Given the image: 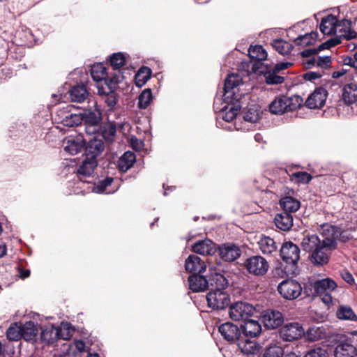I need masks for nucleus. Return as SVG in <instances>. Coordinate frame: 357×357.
<instances>
[{
	"mask_svg": "<svg viewBox=\"0 0 357 357\" xmlns=\"http://www.w3.org/2000/svg\"><path fill=\"white\" fill-rule=\"evenodd\" d=\"M69 93L71 100L77 102H82L89 96V92L83 84L74 86L70 90Z\"/></svg>",
	"mask_w": 357,
	"mask_h": 357,
	"instance_id": "obj_33",
	"label": "nucleus"
},
{
	"mask_svg": "<svg viewBox=\"0 0 357 357\" xmlns=\"http://www.w3.org/2000/svg\"><path fill=\"white\" fill-rule=\"evenodd\" d=\"M327 91L323 87L317 88L307 98L305 105L310 109L322 107L326 100Z\"/></svg>",
	"mask_w": 357,
	"mask_h": 357,
	"instance_id": "obj_14",
	"label": "nucleus"
},
{
	"mask_svg": "<svg viewBox=\"0 0 357 357\" xmlns=\"http://www.w3.org/2000/svg\"><path fill=\"white\" fill-rule=\"evenodd\" d=\"M278 72L273 70V71H269L266 73L264 75L266 82L268 84H282L284 81V77L282 76H280L277 75Z\"/></svg>",
	"mask_w": 357,
	"mask_h": 357,
	"instance_id": "obj_53",
	"label": "nucleus"
},
{
	"mask_svg": "<svg viewBox=\"0 0 357 357\" xmlns=\"http://www.w3.org/2000/svg\"><path fill=\"white\" fill-rule=\"evenodd\" d=\"M209 307L213 310H223L230 303V296L226 289H212L206 295Z\"/></svg>",
	"mask_w": 357,
	"mask_h": 357,
	"instance_id": "obj_4",
	"label": "nucleus"
},
{
	"mask_svg": "<svg viewBox=\"0 0 357 357\" xmlns=\"http://www.w3.org/2000/svg\"><path fill=\"white\" fill-rule=\"evenodd\" d=\"M64 144V150L71 155H75L82 151L85 145V140L82 135H78L75 137H69Z\"/></svg>",
	"mask_w": 357,
	"mask_h": 357,
	"instance_id": "obj_18",
	"label": "nucleus"
},
{
	"mask_svg": "<svg viewBox=\"0 0 357 357\" xmlns=\"http://www.w3.org/2000/svg\"><path fill=\"white\" fill-rule=\"evenodd\" d=\"M321 245V240L316 234L305 236L301 242L303 249L307 252H312V254Z\"/></svg>",
	"mask_w": 357,
	"mask_h": 357,
	"instance_id": "obj_29",
	"label": "nucleus"
},
{
	"mask_svg": "<svg viewBox=\"0 0 357 357\" xmlns=\"http://www.w3.org/2000/svg\"><path fill=\"white\" fill-rule=\"evenodd\" d=\"M218 331L222 338L229 344H237L242 337H244L241 328L229 321L222 324L218 327Z\"/></svg>",
	"mask_w": 357,
	"mask_h": 357,
	"instance_id": "obj_8",
	"label": "nucleus"
},
{
	"mask_svg": "<svg viewBox=\"0 0 357 357\" xmlns=\"http://www.w3.org/2000/svg\"><path fill=\"white\" fill-rule=\"evenodd\" d=\"M311 261L313 264L317 265H323L328 262V254L321 245L311 255Z\"/></svg>",
	"mask_w": 357,
	"mask_h": 357,
	"instance_id": "obj_44",
	"label": "nucleus"
},
{
	"mask_svg": "<svg viewBox=\"0 0 357 357\" xmlns=\"http://www.w3.org/2000/svg\"><path fill=\"white\" fill-rule=\"evenodd\" d=\"M335 35V37L331 38L327 40V43L329 45L330 48L341 43L342 38L345 39L344 36H340V34Z\"/></svg>",
	"mask_w": 357,
	"mask_h": 357,
	"instance_id": "obj_61",
	"label": "nucleus"
},
{
	"mask_svg": "<svg viewBox=\"0 0 357 357\" xmlns=\"http://www.w3.org/2000/svg\"><path fill=\"white\" fill-rule=\"evenodd\" d=\"M91 75L96 82H100L103 79L106 80L108 78L106 68L101 63L95 64L91 66Z\"/></svg>",
	"mask_w": 357,
	"mask_h": 357,
	"instance_id": "obj_39",
	"label": "nucleus"
},
{
	"mask_svg": "<svg viewBox=\"0 0 357 357\" xmlns=\"http://www.w3.org/2000/svg\"><path fill=\"white\" fill-rule=\"evenodd\" d=\"M317 54L315 48H309L301 52V54L303 57L311 58Z\"/></svg>",
	"mask_w": 357,
	"mask_h": 357,
	"instance_id": "obj_64",
	"label": "nucleus"
},
{
	"mask_svg": "<svg viewBox=\"0 0 357 357\" xmlns=\"http://www.w3.org/2000/svg\"><path fill=\"white\" fill-rule=\"evenodd\" d=\"M312 176L306 172H298L293 173L291 175V180L298 184H307L312 180Z\"/></svg>",
	"mask_w": 357,
	"mask_h": 357,
	"instance_id": "obj_51",
	"label": "nucleus"
},
{
	"mask_svg": "<svg viewBox=\"0 0 357 357\" xmlns=\"http://www.w3.org/2000/svg\"><path fill=\"white\" fill-rule=\"evenodd\" d=\"M278 291L284 298L294 300L301 294L302 287L294 280H285L279 284Z\"/></svg>",
	"mask_w": 357,
	"mask_h": 357,
	"instance_id": "obj_9",
	"label": "nucleus"
},
{
	"mask_svg": "<svg viewBox=\"0 0 357 357\" xmlns=\"http://www.w3.org/2000/svg\"><path fill=\"white\" fill-rule=\"evenodd\" d=\"M284 351L280 347H272L267 349L263 357H283Z\"/></svg>",
	"mask_w": 357,
	"mask_h": 357,
	"instance_id": "obj_55",
	"label": "nucleus"
},
{
	"mask_svg": "<svg viewBox=\"0 0 357 357\" xmlns=\"http://www.w3.org/2000/svg\"><path fill=\"white\" fill-rule=\"evenodd\" d=\"M97 165V160H92L86 157L82 161V165L79 167L77 174L79 176L89 177L93 173L94 169Z\"/></svg>",
	"mask_w": 357,
	"mask_h": 357,
	"instance_id": "obj_30",
	"label": "nucleus"
},
{
	"mask_svg": "<svg viewBox=\"0 0 357 357\" xmlns=\"http://www.w3.org/2000/svg\"><path fill=\"white\" fill-rule=\"evenodd\" d=\"M114 179L112 177H107L103 180H101L95 187V190L98 193L105 192L107 188L112 184Z\"/></svg>",
	"mask_w": 357,
	"mask_h": 357,
	"instance_id": "obj_56",
	"label": "nucleus"
},
{
	"mask_svg": "<svg viewBox=\"0 0 357 357\" xmlns=\"http://www.w3.org/2000/svg\"><path fill=\"white\" fill-rule=\"evenodd\" d=\"M209 272L208 285L215 287V289H226L229 283L222 271L216 267H211Z\"/></svg>",
	"mask_w": 357,
	"mask_h": 357,
	"instance_id": "obj_17",
	"label": "nucleus"
},
{
	"mask_svg": "<svg viewBox=\"0 0 357 357\" xmlns=\"http://www.w3.org/2000/svg\"><path fill=\"white\" fill-rule=\"evenodd\" d=\"M318 33L312 31L304 35H300L294 40V43L296 45L305 47L312 45L316 41Z\"/></svg>",
	"mask_w": 357,
	"mask_h": 357,
	"instance_id": "obj_40",
	"label": "nucleus"
},
{
	"mask_svg": "<svg viewBox=\"0 0 357 357\" xmlns=\"http://www.w3.org/2000/svg\"><path fill=\"white\" fill-rule=\"evenodd\" d=\"M303 99L300 96L294 95L291 97L280 96L275 98L270 104V112L274 114H282L292 112L302 105Z\"/></svg>",
	"mask_w": 357,
	"mask_h": 357,
	"instance_id": "obj_2",
	"label": "nucleus"
},
{
	"mask_svg": "<svg viewBox=\"0 0 357 357\" xmlns=\"http://www.w3.org/2000/svg\"><path fill=\"white\" fill-rule=\"evenodd\" d=\"M304 357H328V354L326 349L317 347L309 350Z\"/></svg>",
	"mask_w": 357,
	"mask_h": 357,
	"instance_id": "obj_54",
	"label": "nucleus"
},
{
	"mask_svg": "<svg viewBox=\"0 0 357 357\" xmlns=\"http://www.w3.org/2000/svg\"><path fill=\"white\" fill-rule=\"evenodd\" d=\"M331 64V57L328 56H317L316 66L319 67L322 69H326Z\"/></svg>",
	"mask_w": 357,
	"mask_h": 357,
	"instance_id": "obj_57",
	"label": "nucleus"
},
{
	"mask_svg": "<svg viewBox=\"0 0 357 357\" xmlns=\"http://www.w3.org/2000/svg\"><path fill=\"white\" fill-rule=\"evenodd\" d=\"M336 287V282L329 278L317 280L313 284L314 294L321 297L322 301L326 305H329L332 303L333 298L331 292L334 291Z\"/></svg>",
	"mask_w": 357,
	"mask_h": 357,
	"instance_id": "obj_3",
	"label": "nucleus"
},
{
	"mask_svg": "<svg viewBox=\"0 0 357 357\" xmlns=\"http://www.w3.org/2000/svg\"><path fill=\"white\" fill-rule=\"evenodd\" d=\"M242 338H252L259 336L261 332V326L258 321L248 319L244 321V324L241 326Z\"/></svg>",
	"mask_w": 357,
	"mask_h": 357,
	"instance_id": "obj_19",
	"label": "nucleus"
},
{
	"mask_svg": "<svg viewBox=\"0 0 357 357\" xmlns=\"http://www.w3.org/2000/svg\"><path fill=\"white\" fill-rule=\"evenodd\" d=\"M21 324L13 323L6 331V337L9 340L18 341L22 339Z\"/></svg>",
	"mask_w": 357,
	"mask_h": 357,
	"instance_id": "obj_45",
	"label": "nucleus"
},
{
	"mask_svg": "<svg viewBox=\"0 0 357 357\" xmlns=\"http://www.w3.org/2000/svg\"><path fill=\"white\" fill-rule=\"evenodd\" d=\"M56 331L58 332V340H67L70 339L73 335L74 330L72 328L69 323L62 322L59 326H56Z\"/></svg>",
	"mask_w": 357,
	"mask_h": 357,
	"instance_id": "obj_42",
	"label": "nucleus"
},
{
	"mask_svg": "<svg viewBox=\"0 0 357 357\" xmlns=\"http://www.w3.org/2000/svg\"><path fill=\"white\" fill-rule=\"evenodd\" d=\"M22 338L26 341H34L38 333L37 325L29 321L21 324Z\"/></svg>",
	"mask_w": 357,
	"mask_h": 357,
	"instance_id": "obj_27",
	"label": "nucleus"
},
{
	"mask_svg": "<svg viewBox=\"0 0 357 357\" xmlns=\"http://www.w3.org/2000/svg\"><path fill=\"white\" fill-rule=\"evenodd\" d=\"M125 55L121 52L114 53L110 56V64L114 70H119L126 64Z\"/></svg>",
	"mask_w": 357,
	"mask_h": 357,
	"instance_id": "obj_50",
	"label": "nucleus"
},
{
	"mask_svg": "<svg viewBox=\"0 0 357 357\" xmlns=\"http://www.w3.org/2000/svg\"><path fill=\"white\" fill-rule=\"evenodd\" d=\"M302 325L298 322H289L283 325L280 331V337L284 341L292 342L298 340L304 335Z\"/></svg>",
	"mask_w": 357,
	"mask_h": 357,
	"instance_id": "obj_10",
	"label": "nucleus"
},
{
	"mask_svg": "<svg viewBox=\"0 0 357 357\" xmlns=\"http://www.w3.org/2000/svg\"><path fill=\"white\" fill-rule=\"evenodd\" d=\"M351 28L352 22L350 20H338L331 14L323 17L319 26L320 31L324 35L340 34L344 36L347 40L357 37V33Z\"/></svg>",
	"mask_w": 357,
	"mask_h": 357,
	"instance_id": "obj_1",
	"label": "nucleus"
},
{
	"mask_svg": "<svg viewBox=\"0 0 357 357\" xmlns=\"http://www.w3.org/2000/svg\"><path fill=\"white\" fill-rule=\"evenodd\" d=\"M341 276L342 279L347 282L348 284H354V278L353 275L347 271H344L341 273Z\"/></svg>",
	"mask_w": 357,
	"mask_h": 357,
	"instance_id": "obj_62",
	"label": "nucleus"
},
{
	"mask_svg": "<svg viewBox=\"0 0 357 357\" xmlns=\"http://www.w3.org/2000/svg\"><path fill=\"white\" fill-rule=\"evenodd\" d=\"M152 92L150 89H144L138 97V107L140 109H146L149 107L152 101Z\"/></svg>",
	"mask_w": 357,
	"mask_h": 357,
	"instance_id": "obj_47",
	"label": "nucleus"
},
{
	"mask_svg": "<svg viewBox=\"0 0 357 357\" xmlns=\"http://www.w3.org/2000/svg\"><path fill=\"white\" fill-rule=\"evenodd\" d=\"M327 231L333 238H336L337 240L343 243L347 242L352 238V235L350 231L342 229V228L337 226H328Z\"/></svg>",
	"mask_w": 357,
	"mask_h": 357,
	"instance_id": "obj_35",
	"label": "nucleus"
},
{
	"mask_svg": "<svg viewBox=\"0 0 357 357\" xmlns=\"http://www.w3.org/2000/svg\"><path fill=\"white\" fill-rule=\"evenodd\" d=\"M280 205L283 209V212L291 214V213H294L300 208L301 203L292 197L286 196L280 200Z\"/></svg>",
	"mask_w": 357,
	"mask_h": 357,
	"instance_id": "obj_31",
	"label": "nucleus"
},
{
	"mask_svg": "<svg viewBox=\"0 0 357 357\" xmlns=\"http://www.w3.org/2000/svg\"><path fill=\"white\" fill-rule=\"evenodd\" d=\"M248 52L250 58L257 61L265 60L267 57V52L261 45L251 46Z\"/></svg>",
	"mask_w": 357,
	"mask_h": 357,
	"instance_id": "obj_46",
	"label": "nucleus"
},
{
	"mask_svg": "<svg viewBox=\"0 0 357 357\" xmlns=\"http://www.w3.org/2000/svg\"><path fill=\"white\" fill-rule=\"evenodd\" d=\"M189 288L194 292L205 291L208 286V280L201 273H194L188 278Z\"/></svg>",
	"mask_w": 357,
	"mask_h": 357,
	"instance_id": "obj_22",
	"label": "nucleus"
},
{
	"mask_svg": "<svg viewBox=\"0 0 357 357\" xmlns=\"http://www.w3.org/2000/svg\"><path fill=\"white\" fill-rule=\"evenodd\" d=\"M259 113L254 109H249L244 115V119L248 122H256L259 119Z\"/></svg>",
	"mask_w": 357,
	"mask_h": 357,
	"instance_id": "obj_59",
	"label": "nucleus"
},
{
	"mask_svg": "<svg viewBox=\"0 0 357 357\" xmlns=\"http://www.w3.org/2000/svg\"><path fill=\"white\" fill-rule=\"evenodd\" d=\"M336 316L339 319L356 321L357 316L349 306L341 305L336 312Z\"/></svg>",
	"mask_w": 357,
	"mask_h": 357,
	"instance_id": "obj_38",
	"label": "nucleus"
},
{
	"mask_svg": "<svg viewBox=\"0 0 357 357\" xmlns=\"http://www.w3.org/2000/svg\"><path fill=\"white\" fill-rule=\"evenodd\" d=\"M111 88L112 87H109V91L108 92H105L102 89L98 88V94L102 96V99L109 107V110L114 108L118 101L117 94L114 91H111Z\"/></svg>",
	"mask_w": 357,
	"mask_h": 357,
	"instance_id": "obj_37",
	"label": "nucleus"
},
{
	"mask_svg": "<svg viewBox=\"0 0 357 357\" xmlns=\"http://www.w3.org/2000/svg\"><path fill=\"white\" fill-rule=\"evenodd\" d=\"M261 321L265 328L268 329H275L282 325L284 316L278 310H268L263 312Z\"/></svg>",
	"mask_w": 357,
	"mask_h": 357,
	"instance_id": "obj_12",
	"label": "nucleus"
},
{
	"mask_svg": "<svg viewBox=\"0 0 357 357\" xmlns=\"http://www.w3.org/2000/svg\"><path fill=\"white\" fill-rule=\"evenodd\" d=\"M58 332L56 326H50L42 330L41 339L47 344H53L58 340Z\"/></svg>",
	"mask_w": 357,
	"mask_h": 357,
	"instance_id": "obj_36",
	"label": "nucleus"
},
{
	"mask_svg": "<svg viewBox=\"0 0 357 357\" xmlns=\"http://www.w3.org/2000/svg\"><path fill=\"white\" fill-rule=\"evenodd\" d=\"M284 261L289 264H296L300 258V249L292 242L284 243L280 250Z\"/></svg>",
	"mask_w": 357,
	"mask_h": 357,
	"instance_id": "obj_11",
	"label": "nucleus"
},
{
	"mask_svg": "<svg viewBox=\"0 0 357 357\" xmlns=\"http://www.w3.org/2000/svg\"><path fill=\"white\" fill-rule=\"evenodd\" d=\"M259 248L264 255H272L277 252L278 245L273 238L263 236L257 242Z\"/></svg>",
	"mask_w": 357,
	"mask_h": 357,
	"instance_id": "obj_25",
	"label": "nucleus"
},
{
	"mask_svg": "<svg viewBox=\"0 0 357 357\" xmlns=\"http://www.w3.org/2000/svg\"><path fill=\"white\" fill-rule=\"evenodd\" d=\"M136 161V156L132 151H126L119 158L118 167L120 171L126 172L130 169Z\"/></svg>",
	"mask_w": 357,
	"mask_h": 357,
	"instance_id": "obj_32",
	"label": "nucleus"
},
{
	"mask_svg": "<svg viewBox=\"0 0 357 357\" xmlns=\"http://www.w3.org/2000/svg\"><path fill=\"white\" fill-rule=\"evenodd\" d=\"M336 238H333L331 236V238H325L322 241H321V247L326 250V249L333 250L335 249L337 243H336Z\"/></svg>",
	"mask_w": 357,
	"mask_h": 357,
	"instance_id": "obj_58",
	"label": "nucleus"
},
{
	"mask_svg": "<svg viewBox=\"0 0 357 357\" xmlns=\"http://www.w3.org/2000/svg\"><path fill=\"white\" fill-rule=\"evenodd\" d=\"M274 222L280 230L289 231L293 226V216L289 213L282 212L275 215Z\"/></svg>",
	"mask_w": 357,
	"mask_h": 357,
	"instance_id": "obj_24",
	"label": "nucleus"
},
{
	"mask_svg": "<svg viewBox=\"0 0 357 357\" xmlns=\"http://www.w3.org/2000/svg\"><path fill=\"white\" fill-rule=\"evenodd\" d=\"M216 250L215 244L208 238L198 241L192 245V252L202 255H213Z\"/></svg>",
	"mask_w": 357,
	"mask_h": 357,
	"instance_id": "obj_21",
	"label": "nucleus"
},
{
	"mask_svg": "<svg viewBox=\"0 0 357 357\" xmlns=\"http://www.w3.org/2000/svg\"><path fill=\"white\" fill-rule=\"evenodd\" d=\"M237 346L242 353L246 355L256 354L259 352L260 347L255 341H251L249 338H241L238 342Z\"/></svg>",
	"mask_w": 357,
	"mask_h": 357,
	"instance_id": "obj_28",
	"label": "nucleus"
},
{
	"mask_svg": "<svg viewBox=\"0 0 357 357\" xmlns=\"http://www.w3.org/2000/svg\"><path fill=\"white\" fill-rule=\"evenodd\" d=\"M224 102L227 105L222 108V119L227 122H230L236 118L238 112L241 109V105L238 100H234L233 102L224 100Z\"/></svg>",
	"mask_w": 357,
	"mask_h": 357,
	"instance_id": "obj_23",
	"label": "nucleus"
},
{
	"mask_svg": "<svg viewBox=\"0 0 357 357\" xmlns=\"http://www.w3.org/2000/svg\"><path fill=\"white\" fill-rule=\"evenodd\" d=\"M342 99L347 105H351L357 101V84L351 82L345 84L342 89Z\"/></svg>",
	"mask_w": 357,
	"mask_h": 357,
	"instance_id": "obj_26",
	"label": "nucleus"
},
{
	"mask_svg": "<svg viewBox=\"0 0 357 357\" xmlns=\"http://www.w3.org/2000/svg\"><path fill=\"white\" fill-rule=\"evenodd\" d=\"M324 335V330L319 327H311L307 331V339L311 342H314L321 339Z\"/></svg>",
	"mask_w": 357,
	"mask_h": 357,
	"instance_id": "obj_52",
	"label": "nucleus"
},
{
	"mask_svg": "<svg viewBox=\"0 0 357 357\" xmlns=\"http://www.w3.org/2000/svg\"><path fill=\"white\" fill-rule=\"evenodd\" d=\"M242 78L238 74L228 75L225 80L223 100L233 102L239 100L241 95L238 93V85L241 83Z\"/></svg>",
	"mask_w": 357,
	"mask_h": 357,
	"instance_id": "obj_5",
	"label": "nucleus"
},
{
	"mask_svg": "<svg viewBox=\"0 0 357 357\" xmlns=\"http://www.w3.org/2000/svg\"><path fill=\"white\" fill-rule=\"evenodd\" d=\"M321 76H322V74L319 72H307L303 75V78L305 80L312 82L318 78H320Z\"/></svg>",
	"mask_w": 357,
	"mask_h": 357,
	"instance_id": "obj_60",
	"label": "nucleus"
},
{
	"mask_svg": "<svg viewBox=\"0 0 357 357\" xmlns=\"http://www.w3.org/2000/svg\"><path fill=\"white\" fill-rule=\"evenodd\" d=\"M218 255L225 261H234L241 255L240 248L233 243H225L218 247Z\"/></svg>",
	"mask_w": 357,
	"mask_h": 357,
	"instance_id": "obj_15",
	"label": "nucleus"
},
{
	"mask_svg": "<svg viewBox=\"0 0 357 357\" xmlns=\"http://www.w3.org/2000/svg\"><path fill=\"white\" fill-rule=\"evenodd\" d=\"M116 132V125L113 123H109L103 126L102 137L107 142H112L115 137Z\"/></svg>",
	"mask_w": 357,
	"mask_h": 357,
	"instance_id": "obj_49",
	"label": "nucleus"
},
{
	"mask_svg": "<svg viewBox=\"0 0 357 357\" xmlns=\"http://www.w3.org/2000/svg\"><path fill=\"white\" fill-rule=\"evenodd\" d=\"M293 63L291 62H280L275 65L273 70L276 72H280V70L288 68L291 66Z\"/></svg>",
	"mask_w": 357,
	"mask_h": 357,
	"instance_id": "obj_63",
	"label": "nucleus"
},
{
	"mask_svg": "<svg viewBox=\"0 0 357 357\" xmlns=\"http://www.w3.org/2000/svg\"><path fill=\"white\" fill-rule=\"evenodd\" d=\"M255 312V307L246 302H236L229 308V317L234 321H245Z\"/></svg>",
	"mask_w": 357,
	"mask_h": 357,
	"instance_id": "obj_7",
	"label": "nucleus"
},
{
	"mask_svg": "<svg viewBox=\"0 0 357 357\" xmlns=\"http://www.w3.org/2000/svg\"><path fill=\"white\" fill-rule=\"evenodd\" d=\"M105 149L104 142L102 139L94 137L91 139L85 147V156L87 158L97 160Z\"/></svg>",
	"mask_w": 357,
	"mask_h": 357,
	"instance_id": "obj_16",
	"label": "nucleus"
},
{
	"mask_svg": "<svg viewBox=\"0 0 357 357\" xmlns=\"http://www.w3.org/2000/svg\"><path fill=\"white\" fill-rule=\"evenodd\" d=\"M80 114L84 125L99 126L102 119L101 113L98 110H86Z\"/></svg>",
	"mask_w": 357,
	"mask_h": 357,
	"instance_id": "obj_34",
	"label": "nucleus"
},
{
	"mask_svg": "<svg viewBox=\"0 0 357 357\" xmlns=\"http://www.w3.org/2000/svg\"><path fill=\"white\" fill-rule=\"evenodd\" d=\"M151 75V70L149 67H142L135 75V84L137 86H144L149 79Z\"/></svg>",
	"mask_w": 357,
	"mask_h": 357,
	"instance_id": "obj_43",
	"label": "nucleus"
},
{
	"mask_svg": "<svg viewBox=\"0 0 357 357\" xmlns=\"http://www.w3.org/2000/svg\"><path fill=\"white\" fill-rule=\"evenodd\" d=\"M245 269L250 274L255 276L264 275L269 268L268 261L259 255L248 257L244 264Z\"/></svg>",
	"mask_w": 357,
	"mask_h": 357,
	"instance_id": "obj_6",
	"label": "nucleus"
},
{
	"mask_svg": "<svg viewBox=\"0 0 357 357\" xmlns=\"http://www.w3.org/2000/svg\"><path fill=\"white\" fill-rule=\"evenodd\" d=\"M62 123L67 127H73L82 123L80 114H67L61 120Z\"/></svg>",
	"mask_w": 357,
	"mask_h": 357,
	"instance_id": "obj_48",
	"label": "nucleus"
},
{
	"mask_svg": "<svg viewBox=\"0 0 357 357\" xmlns=\"http://www.w3.org/2000/svg\"><path fill=\"white\" fill-rule=\"evenodd\" d=\"M185 270L194 273H202L206 271V265L201 258L195 255H190L185 260Z\"/></svg>",
	"mask_w": 357,
	"mask_h": 357,
	"instance_id": "obj_20",
	"label": "nucleus"
},
{
	"mask_svg": "<svg viewBox=\"0 0 357 357\" xmlns=\"http://www.w3.org/2000/svg\"><path fill=\"white\" fill-rule=\"evenodd\" d=\"M333 354L335 357H356L357 348L349 338L339 340L336 343Z\"/></svg>",
	"mask_w": 357,
	"mask_h": 357,
	"instance_id": "obj_13",
	"label": "nucleus"
},
{
	"mask_svg": "<svg viewBox=\"0 0 357 357\" xmlns=\"http://www.w3.org/2000/svg\"><path fill=\"white\" fill-rule=\"evenodd\" d=\"M272 46L282 55L289 54L293 49V46L291 43L281 39L274 40Z\"/></svg>",
	"mask_w": 357,
	"mask_h": 357,
	"instance_id": "obj_41",
	"label": "nucleus"
}]
</instances>
